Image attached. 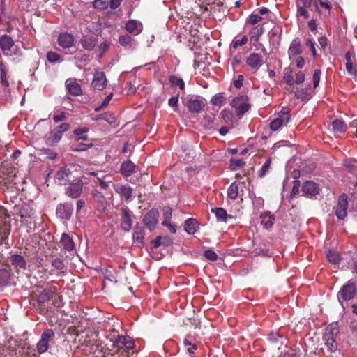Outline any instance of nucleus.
<instances>
[{
  "label": "nucleus",
  "mask_w": 357,
  "mask_h": 357,
  "mask_svg": "<svg viewBox=\"0 0 357 357\" xmlns=\"http://www.w3.org/2000/svg\"><path fill=\"white\" fill-rule=\"evenodd\" d=\"M56 288L50 286L48 284H36L32 287L31 293V303L33 305H37L40 309L45 307V303H48L56 294Z\"/></svg>",
  "instance_id": "f257e3e1"
},
{
  "label": "nucleus",
  "mask_w": 357,
  "mask_h": 357,
  "mask_svg": "<svg viewBox=\"0 0 357 357\" xmlns=\"http://www.w3.org/2000/svg\"><path fill=\"white\" fill-rule=\"evenodd\" d=\"M296 17H301L305 20L310 17V11L315 10L321 14L316 0H296Z\"/></svg>",
  "instance_id": "f03ea898"
},
{
  "label": "nucleus",
  "mask_w": 357,
  "mask_h": 357,
  "mask_svg": "<svg viewBox=\"0 0 357 357\" xmlns=\"http://www.w3.org/2000/svg\"><path fill=\"white\" fill-rule=\"evenodd\" d=\"M0 49L5 56L10 57L21 54L20 49L13 39L7 34L0 36Z\"/></svg>",
  "instance_id": "7ed1b4c3"
},
{
  "label": "nucleus",
  "mask_w": 357,
  "mask_h": 357,
  "mask_svg": "<svg viewBox=\"0 0 357 357\" xmlns=\"http://www.w3.org/2000/svg\"><path fill=\"white\" fill-rule=\"evenodd\" d=\"M200 344L198 335L188 333L184 337L180 350L185 353L186 357H194Z\"/></svg>",
  "instance_id": "20e7f679"
},
{
  "label": "nucleus",
  "mask_w": 357,
  "mask_h": 357,
  "mask_svg": "<svg viewBox=\"0 0 357 357\" xmlns=\"http://www.w3.org/2000/svg\"><path fill=\"white\" fill-rule=\"evenodd\" d=\"M74 167V165H70L60 168L55 175L56 183L60 185H66L75 180L76 178L73 175V171Z\"/></svg>",
  "instance_id": "39448f33"
},
{
  "label": "nucleus",
  "mask_w": 357,
  "mask_h": 357,
  "mask_svg": "<svg viewBox=\"0 0 357 357\" xmlns=\"http://www.w3.org/2000/svg\"><path fill=\"white\" fill-rule=\"evenodd\" d=\"M10 83L8 79V69L0 61V98L7 99L10 96Z\"/></svg>",
  "instance_id": "423d86ee"
},
{
  "label": "nucleus",
  "mask_w": 357,
  "mask_h": 357,
  "mask_svg": "<svg viewBox=\"0 0 357 357\" xmlns=\"http://www.w3.org/2000/svg\"><path fill=\"white\" fill-rule=\"evenodd\" d=\"M249 102L250 100L247 96H240L233 98L230 105L236 109L237 116H241L250 109L251 105Z\"/></svg>",
  "instance_id": "0eeeda50"
},
{
  "label": "nucleus",
  "mask_w": 357,
  "mask_h": 357,
  "mask_svg": "<svg viewBox=\"0 0 357 357\" xmlns=\"http://www.w3.org/2000/svg\"><path fill=\"white\" fill-rule=\"evenodd\" d=\"M16 177L15 169L13 167H2L0 169V185L11 188L15 184Z\"/></svg>",
  "instance_id": "6e6552de"
},
{
  "label": "nucleus",
  "mask_w": 357,
  "mask_h": 357,
  "mask_svg": "<svg viewBox=\"0 0 357 357\" xmlns=\"http://www.w3.org/2000/svg\"><path fill=\"white\" fill-rule=\"evenodd\" d=\"M357 293V284L350 280L345 283L340 289L337 296L339 300L350 301L353 299Z\"/></svg>",
  "instance_id": "1a4fd4ad"
},
{
  "label": "nucleus",
  "mask_w": 357,
  "mask_h": 357,
  "mask_svg": "<svg viewBox=\"0 0 357 357\" xmlns=\"http://www.w3.org/2000/svg\"><path fill=\"white\" fill-rule=\"evenodd\" d=\"M84 183L82 179L76 178L75 180L68 183L65 188L66 195L72 198H79L83 192Z\"/></svg>",
  "instance_id": "9d476101"
},
{
  "label": "nucleus",
  "mask_w": 357,
  "mask_h": 357,
  "mask_svg": "<svg viewBox=\"0 0 357 357\" xmlns=\"http://www.w3.org/2000/svg\"><path fill=\"white\" fill-rule=\"evenodd\" d=\"M69 129L70 124L68 123H63L58 126L50 132L47 139V143L51 146L56 145L61 140L63 133Z\"/></svg>",
  "instance_id": "9b49d317"
},
{
  "label": "nucleus",
  "mask_w": 357,
  "mask_h": 357,
  "mask_svg": "<svg viewBox=\"0 0 357 357\" xmlns=\"http://www.w3.org/2000/svg\"><path fill=\"white\" fill-rule=\"evenodd\" d=\"M54 336L55 333L52 329H46L43 331L36 345L39 354H43L48 350L49 343L54 338Z\"/></svg>",
  "instance_id": "f8f14e48"
},
{
  "label": "nucleus",
  "mask_w": 357,
  "mask_h": 357,
  "mask_svg": "<svg viewBox=\"0 0 357 357\" xmlns=\"http://www.w3.org/2000/svg\"><path fill=\"white\" fill-rule=\"evenodd\" d=\"M107 82L105 73L102 71L96 70L91 82L92 87L96 90L102 91L106 88Z\"/></svg>",
  "instance_id": "ddd939ff"
},
{
  "label": "nucleus",
  "mask_w": 357,
  "mask_h": 357,
  "mask_svg": "<svg viewBox=\"0 0 357 357\" xmlns=\"http://www.w3.org/2000/svg\"><path fill=\"white\" fill-rule=\"evenodd\" d=\"M121 229L126 232H128L132 225L131 219L132 212L128 207L121 208Z\"/></svg>",
  "instance_id": "4468645a"
},
{
  "label": "nucleus",
  "mask_w": 357,
  "mask_h": 357,
  "mask_svg": "<svg viewBox=\"0 0 357 357\" xmlns=\"http://www.w3.org/2000/svg\"><path fill=\"white\" fill-rule=\"evenodd\" d=\"M348 202L347 196L342 194L340 196L337 204L335 206V215L340 220H344L347 215Z\"/></svg>",
  "instance_id": "2eb2a0df"
},
{
  "label": "nucleus",
  "mask_w": 357,
  "mask_h": 357,
  "mask_svg": "<svg viewBox=\"0 0 357 357\" xmlns=\"http://www.w3.org/2000/svg\"><path fill=\"white\" fill-rule=\"evenodd\" d=\"M158 216V211L155 209L150 210L144 215L143 222L150 231H153L155 228Z\"/></svg>",
  "instance_id": "dca6fc26"
},
{
  "label": "nucleus",
  "mask_w": 357,
  "mask_h": 357,
  "mask_svg": "<svg viewBox=\"0 0 357 357\" xmlns=\"http://www.w3.org/2000/svg\"><path fill=\"white\" fill-rule=\"evenodd\" d=\"M10 218L6 210L4 207L0 206V229H3V236H1V240L8 237L10 233V225L7 220Z\"/></svg>",
  "instance_id": "f3484780"
},
{
  "label": "nucleus",
  "mask_w": 357,
  "mask_h": 357,
  "mask_svg": "<svg viewBox=\"0 0 357 357\" xmlns=\"http://www.w3.org/2000/svg\"><path fill=\"white\" fill-rule=\"evenodd\" d=\"M245 187V183L233 182L227 190V196L231 199H236L239 196L243 195V188Z\"/></svg>",
  "instance_id": "a211bd4d"
},
{
  "label": "nucleus",
  "mask_w": 357,
  "mask_h": 357,
  "mask_svg": "<svg viewBox=\"0 0 357 357\" xmlns=\"http://www.w3.org/2000/svg\"><path fill=\"white\" fill-rule=\"evenodd\" d=\"M246 65L257 71L263 64V57L257 53H251L245 59Z\"/></svg>",
  "instance_id": "6ab92c4d"
},
{
  "label": "nucleus",
  "mask_w": 357,
  "mask_h": 357,
  "mask_svg": "<svg viewBox=\"0 0 357 357\" xmlns=\"http://www.w3.org/2000/svg\"><path fill=\"white\" fill-rule=\"evenodd\" d=\"M130 337L126 335H117L116 337L114 335V338H110V341L112 342V347L119 350L124 347H129L131 341Z\"/></svg>",
  "instance_id": "aec40b11"
},
{
  "label": "nucleus",
  "mask_w": 357,
  "mask_h": 357,
  "mask_svg": "<svg viewBox=\"0 0 357 357\" xmlns=\"http://www.w3.org/2000/svg\"><path fill=\"white\" fill-rule=\"evenodd\" d=\"M74 41L73 35L66 32L61 33L57 38L58 44L64 49H69L73 47Z\"/></svg>",
  "instance_id": "412c9836"
},
{
  "label": "nucleus",
  "mask_w": 357,
  "mask_h": 357,
  "mask_svg": "<svg viewBox=\"0 0 357 357\" xmlns=\"http://www.w3.org/2000/svg\"><path fill=\"white\" fill-rule=\"evenodd\" d=\"M144 229L142 226L137 223L134 227V231L132 234L133 243L138 245L139 246H143L144 243Z\"/></svg>",
  "instance_id": "4be33fe9"
},
{
  "label": "nucleus",
  "mask_w": 357,
  "mask_h": 357,
  "mask_svg": "<svg viewBox=\"0 0 357 357\" xmlns=\"http://www.w3.org/2000/svg\"><path fill=\"white\" fill-rule=\"evenodd\" d=\"M57 215L64 220H69L73 213V206L70 204H60L56 208Z\"/></svg>",
  "instance_id": "5701e85b"
},
{
  "label": "nucleus",
  "mask_w": 357,
  "mask_h": 357,
  "mask_svg": "<svg viewBox=\"0 0 357 357\" xmlns=\"http://www.w3.org/2000/svg\"><path fill=\"white\" fill-rule=\"evenodd\" d=\"M186 316L182 318L183 325L197 328L200 326L201 319L198 317L197 314H188Z\"/></svg>",
  "instance_id": "b1692460"
},
{
  "label": "nucleus",
  "mask_w": 357,
  "mask_h": 357,
  "mask_svg": "<svg viewBox=\"0 0 357 357\" xmlns=\"http://www.w3.org/2000/svg\"><path fill=\"white\" fill-rule=\"evenodd\" d=\"M9 261L16 270L25 269L26 267V261L24 257L17 254L11 255Z\"/></svg>",
  "instance_id": "393cba45"
},
{
  "label": "nucleus",
  "mask_w": 357,
  "mask_h": 357,
  "mask_svg": "<svg viewBox=\"0 0 357 357\" xmlns=\"http://www.w3.org/2000/svg\"><path fill=\"white\" fill-rule=\"evenodd\" d=\"M114 190L116 192L121 195V196L123 197L126 201H128L132 197V189L130 185L127 184H117L114 186Z\"/></svg>",
  "instance_id": "a878e982"
},
{
  "label": "nucleus",
  "mask_w": 357,
  "mask_h": 357,
  "mask_svg": "<svg viewBox=\"0 0 357 357\" xmlns=\"http://www.w3.org/2000/svg\"><path fill=\"white\" fill-rule=\"evenodd\" d=\"M97 38L93 36H84L80 40L82 47L87 51H91L97 45Z\"/></svg>",
  "instance_id": "bb28decb"
},
{
  "label": "nucleus",
  "mask_w": 357,
  "mask_h": 357,
  "mask_svg": "<svg viewBox=\"0 0 357 357\" xmlns=\"http://www.w3.org/2000/svg\"><path fill=\"white\" fill-rule=\"evenodd\" d=\"M302 190L305 194L308 195H316L319 193L318 185L311 181L305 182L303 185Z\"/></svg>",
  "instance_id": "cd10ccee"
},
{
  "label": "nucleus",
  "mask_w": 357,
  "mask_h": 357,
  "mask_svg": "<svg viewBox=\"0 0 357 357\" xmlns=\"http://www.w3.org/2000/svg\"><path fill=\"white\" fill-rule=\"evenodd\" d=\"M66 85L68 93L70 94L75 96L82 94L81 86L75 80L68 79L66 82Z\"/></svg>",
  "instance_id": "c85d7f7f"
},
{
  "label": "nucleus",
  "mask_w": 357,
  "mask_h": 357,
  "mask_svg": "<svg viewBox=\"0 0 357 357\" xmlns=\"http://www.w3.org/2000/svg\"><path fill=\"white\" fill-rule=\"evenodd\" d=\"M211 212L215 214L218 221L227 222L229 220L233 218V216L229 215L223 208H212Z\"/></svg>",
  "instance_id": "c756f323"
},
{
  "label": "nucleus",
  "mask_w": 357,
  "mask_h": 357,
  "mask_svg": "<svg viewBox=\"0 0 357 357\" xmlns=\"http://www.w3.org/2000/svg\"><path fill=\"white\" fill-rule=\"evenodd\" d=\"M125 29L130 33L137 35L142 31V24L137 20H130L126 24Z\"/></svg>",
  "instance_id": "7c9ffc66"
},
{
  "label": "nucleus",
  "mask_w": 357,
  "mask_h": 357,
  "mask_svg": "<svg viewBox=\"0 0 357 357\" xmlns=\"http://www.w3.org/2000/svg\"><path fill=\"white\" fill-rule=\"evenodd\" d=\"M204 106V102L197 99L190 100L187 102V107L189 111L192 113L200 112Z\"/></svg>",
  "instance_id": "2f4dec72"
},
{
  "label": "nucleus",
  "mask_w": 357,
  "mask_h": 357,
  "mask_svg": "<svg viewBox=\"0 0 357 357\" xmlns=\"http://www.w3.org/2000/svg\"><path fill=\"white\" fill-rule=\"evenodd\" d=\"M302 53L301 43L298 39H294L288 50L289 57L298 56Z\"/></svg>",
  "instance_id": "473e14b6"
},
{
  "label": "nucleus",
  "mask_w": 357,
  "mask_h": 357,
  "mask_svg": "<svg viewBox=\"0 0 357 357\" xmlns=\"http://www.w3.org/2000/svg\"><path fill=\"white\" fill-rule=\"evenodd\" d=\"M135 165L130 160L126 161L121 164V173L126 177L132 174L135 169Z\"/></svg>",
  "instance_id": "72a5a7b5"
},
{
  "label": "nucleus",
  "mask_w": 357,
  "mask_h": 357,
  "mask_svg": "<svg viewBox=\"0 0 357 357\" xmlns=\"http://www.w3.org/2000/svg\"><path fill=\"white\" fill-rule=\"evenodd\" d=\"M264 29L262 25H257L253 27L249 34L250 37V42L257 43L260 37L264 33Z\"/></svg>",
  "instance_id": "f704fd0d"
},
{
  "label": "nucleus",
  "mask_w": 357,
  "mask_h": 357,
  "mask_svg": "<svg viewBox=\"0 0 357 357\" xmlns=\"http://www.w3.org/2000/svg\"><path fill=\"white\" fill-rule=\"evenodd\" d=\"M60 243L66 250L71 251L75 248V244L72 238L67 234L63 233L62 234Z\"/></svg>",
  "instance_id": "c9c22d12"
},
{
  "label": "nucleus",
  "mask_w": 357,
  "mask_h": 357,
  "mask_svg": "<svg viewBox=\"0 0 357 357\" xmlns=\"http://www.w3.org/2000/svg\"><path fill=\"white\" fill-rule=\"evenodd\" d=\"M198 222L195 218H188L185 221L184 228L185 231L188 234H194L197 231V227Z\"/></svg>",
  "instance_id": "e433bc0d"
},
{
  "label": "nucleus",
  "mask_w": 357,
  "mask_h": 357,
  "mask_svg": "<svg viewBox=\"0 0 357 357\" xmlns=\"http://www.w3.org/2000/svg\"><path fill=\"white\" fill-rule=\"evenodd\" d=\"M340 333V327L337 322H333L330 324L327 328L324 337H337V334Z\"/></svg>",
  "instance_id": "4c0bfd02"
},
{
  "label": "nucleus",
  "mask_w": 357,
  "mask_h": 357,
  "mask_svg": "<svg viewBox=\"0 0 357 357\" xmlns=\"http://www.w3.org/2000/svg\"><path fill=\"white\" fill-rule=\"evenodd\" d=\"M169 82L172 87L178 86L181 91L185 90V82L182 78L176 75H170L169 77Z\"/></svg>",
  "instance_id": "58836bf2"
},
{
  "label": "nucleus",
  "mask_w": 357,
  "mask_h": 357,
  "mask_svg": "<svg viewBox=\"0 0 357 357\" xmlns=\"http://www.w3.org/2000/svg\"><path fill=\"white\" fill-rule=\"evenodd\" d=\"M10 279V271L2 268L0 269V287H6L8 284Z\"/></svg>",
  "instance_id": "ea45409f"
},
{
  "label": "nucleus",
  "mask_w": 357,
  "mask_h": 357,
  "mask_svg": "<svg viewBox=\"0 0 357 357\" xmlns=\"http://www.w3.org/2000/svg\"><path fill=\"white\" fill-rule=\"evenodd\" d=\"M327 260L333 264H338L340 262V257L337 252L330 250L326 255Z\"/></svg>",
  "instance_id": "a19ab883"
},
{
  "label": "nucleus",
  "mask_w": 357,
  "mask_h": 357,
  "mask_svg": "<svg viewBox=\"0 0 357 357\" xmlns=\"http://www.w3.org/2000/svg\"><path fill=\"white\" fill-rule=\"evenodd\" d=\"M333 130L337 132H344L347 130V125L343 121L340 119H335L332 122Z\"/></svg>",
  "instance_id": "79ce46f5"
},
{
  "label": "nucleus",
  "mask_w": 357,
  "mask_h": 357,
  "mask_svg": "<svg viewBox=\"0 0 357 357\" xmlns=\"http://www.w3.org/2000/svg\"><path fill=\"white\" fill-rule=\"evenodd\" d=\"M288 123L286 120L278 116L271 122L270 128L273 131H277L282 126H286Z\"/></svg>",
  "instance_id": "37998d69"
},
{
  "label": "nucleus",
  "mask_w": 357,
  "mask_h": 357,
  "mask_svg": "<svg viewBox=\"0 0 357 357\" xmlns=\"http://www.w3.org/2000/svg\"><path fill=\"white\" fill-rule=\"evenodd\" d=\"M323 339L325 341L326 346L331 352L335 351L337 349L336 338L324 336Z\"/></svg>",
  "instance_id": "c03bdc74"
},
{
  "label": "nucleus",
  "mask_w": 357,
  "mask_h": 357,
  "mask_svg": "<svg viewBox=\"0 0 357 357\" xmlns=\"http://www.w3.org/2000/svg\"><path fill=\"white\" fill-rule=\"evenodd\" d=\"M88 129L84 128H79L75 129L73 131V135L75 136V140H86L87 139V135L86 133L87 132Z\"/></svg>",
  "instance_id": "a18cd8bd"
},
{
  "label": "nucleus",
  "mask_w": 357,
  "mask_h": 357,
  "mask_svg": "<svg viewBox=\"0 0 357 357\" xmlns=\"http://www.w3.org/2000/svg\"><path fill=\"white\" fill-rule=\"evenodd\" d=\"M294 96L296 98L303 101H307L310 98L307 89H296L294 91Z\"/></svg>",
  "instance_id": "49530a36"
},
{
  "label": "nucleus",
  "mask_w": 357,
  "mask_h": 357,
  "mask_svg": "<svg viewBox=\"0 0 357 357\" xmlns=\"http://www.w3.org/2000/svg\"><path fill=\"white\" fill-rule=\"evenodd\" d=\"M271 162H272V160H271V158H268L266 160V162L262 165L261 168L260 169V170L259 172V177H261V178L264 177L267 174V172H269V170L271 169Z\"/></svg>",
  "instance_id": "de8ad7c7"
},
{
  "label": "nucleus",
  "mask_w": 357,
  "mask_h": 357,
  "mask_svg": "<svg viewBox=\"0 0 357 357\" xmlns=\"http://www.w3.org/2000/svg\"><path fill=\"white\" fill-rule=\"evenodd\" d=\"M248 41V38L246 36H243L241 39H234L233 40L231 48L234 50L238 49L239 47L245 45Z\"/></svg>",
  "instance_id": "09e8293b"
},
{
  "label": "nucleus",
  "mask_w": 357,
  "mask_h": 357,
  "mask_svg": "<svg viewBox=\"0 0 357 357\" xmlns=\"http://www.w3.org/2000/svg\"><path fill=\"white\" fill-rule=\"evenodd\" d=\"M132 38L128 35H123L119 38V43L125 47H130L132 45Z\"/></svg>",
  "instance_id": "8fccbe9b"
},
{
  "label": "nucleus",
  "mask_w": 357,
  "mask_h": 357,
  "mask_svg": "<svg viewBox=\"0 0 357 357\" xmlns=\"http://www.w3.org/2000/svg\"><path fill=\"white\" fill-rule=\"evenodd\" d=\"M211 102L213 105L221 106L225 102V98L219 93L212 98Z\"/></svg>",
  "instance_id": "3c124183"
},
{
  "label": "nucleus",
  "mask_w": 357,
  "mask_h": 357,
  "mask_svg": "<svg viewBox=\"0 0 357 357\" xmlns=\"http://www.w3.org/2000/svg\"><path fill=\"white\" fill-rule=\"evenodd\" d=\"M47 59L50 63H56L61 60V56L54 52L50 51L47 54Z\"/></svg>",
  "instance_id": "603ef678"
},
{
  "label": "nucleus",
  "mask_w": 357,
  "mask_h": 357,
  "mask_svg": "<svg viewBox=\"0 0 357 357\" xmlns=\"http://www.w3.org/2000/svg\"><path fill=\"white\" fill-rule=\"evenodd\" d=\"M113 93H111L109 95H107L104 100L102 101V104L99 106L95 108L96 112H100L101 109L107 107L112 98Z\"/></svg>",
  "instance_id": "864d4df0"
},
{
  "label": "nucleus",
  "mask_w": 357,
  "mask_h": 357,
  "mask_svg": "<svg viewBox=\"0 0 357 357\" xmlns=\"http://www.w3.org/2000/svg\"><path fill=\"white\" fill-rule=\"evenodd\" d=\"M40 151L42 154L45 155L46 158L50 160H54L57 155L56 153L47 148H43Z\"/></svg>",
  "instance_id": "5fc2aeb1"
},
{
  "label": "nucleus",
  "mask_w": 357,
  "mask_h": 357,
  "mask_svg": "<svg viewBox=\"0 0 357 357\" xmlns=\"http://www.w3.org/2000/svg\"><path fill=\"white\" fill-rule=\"evenodd\" d=\"M261 20H262V17L260 16L259 14L252 13L249 16V18L248 19L247 22L252 25H255Z\"/></svg>",
  "instance_id": "6e6d98bb"
},
{
  "label": "nucleus",
  "mask_w": 357,
  "mask_h": 357,
  "mask_svg": "<svg viewBox=\"0 0 357 357\" xmlns=\"http://www.w3.org/2000/svg\"><path fill=\"white\" fill-rule=\"evenodd\" d=\"M345 169L350 173L357 174V165L348 161H345L343 164Z\"/></svg>",
  "instance_id": "4d7b16f0"
},
{
  "label": "nucleus",
  "mask_w": 357,
  "mask_h": 357,
  "mask_svg": "<svg viewBox=\"0 0 357 357\" xmlns=\"http://www.w3.org/2000/svg\"><path fill=\"white\" fill-rule=\"evenodd\" d=\"M290 109L287 107H283L281 111L278 114V116L286 120V121H289L290 115H289Z\"/></svg>",
  "instance_id": "13d9d810"
},
{
  "label": "nucleus",
  "mask_w": 357,
  "mask_h": 357,
  "mask_svg": "<svg viewBox=\"0 0 357 357\" xmlns=\"http://www.w3.org/2000/svg\"><path fill=\"white\" fill-rule=\"evenodd\" d=\"M204 257L210 261H215L218 259V255L212 250H206L204 253Z\"/></svg>",
  "instance_id": "bf43d9fd"
},
{
  "label": "nucleus",
  "mask_w": 357,
  "mask_h": 357,
  "mask_svg": "<svg viewBox=\"0 0 357 357\" xmlns=\"http://www.w3.org/2000/svg\"><path fill=\"white\" fill-rule=\"evenodd\" d=\"M93 6L100 10H105L108 7V3L105 0H95Z\"/></svg>",
  "instance_id": "052dcab7"
},
{
  "label": "nucleus",
  "mask_w": 357,
  "mask_h": 357,
  "mask_svg": "<svg viewBox=\"0 0 357 357\" xmlns=\"http://www.w3.org/2000/svg\"><path fill=\"white\" fill-rule=\"evenodd\" d=\"M245 162L241 159H231L230 165L232 169L243 167Z\"/></svg>",
  "instance_id": "680f3d73"
},
{
  "label": "nucleus",
  "mask_w": 357,
  "mask_h": 357,
  "mask_svg": "<svg viewBox=\"0 0 357 357\" xmlns=\"http://www.w3.org/2000/svg\"><path fill=\"white\" fill-rule=\"evenodd\" d=\"M91 144L86 145L85 144L81 143L77 145H72L71 150L73 151H77V152L84 151H86L89 147H91Z\"/></svg>",
  "instance_id": "e2e57ef3"
},
{
  "label": "nucleus",
  "mask_w": 357,
  "mask_h": 357,
  "mask_svg": "<svg viewBox=\"0 0 357 357\" xmlns=\"http://www.w3.org/2000/svg\"><path fill=\"white\" fill-rule=\"evenodd\" d=\"M99 119H104L109 123H112L114 121L115 117L112 113L107 112L101 114L99 116Z\"/></svg>",
  "instance_id": "0e129e2a"
},
{
  "label": "nucleus",
  "mask_w": 357,
  "mask_h": 357,
  "mask_svg": "<svg viewBox=\"0 0 357 357\" xmlns=\"http://www.w3.org/2000/svg\"><path fill=\"white\" fill-rule=\"evenodd\" d=\"M109 45H110V43L107 42V41L103 42L100 45L99 50H100V53L98 56L99 59H100L103 56V54L108 50Z\"/></svg>",
  "instance_id": "69168bd1"
},
{
  "label": "nucleus",
  "mask_w": 357,
  "mask_h": 357,
  "mask_svg": "<svg viewBox=\"0 0 357 357\" xmlns=\"http://www.w3.org/2000/svg\"><path fill=\"white\" fill-rule=\"evenodd\" d=\"M321 71L319 69H316L313 74V85L314 88H317L320 81Z\"/></svg>",
  "instance_id": "338daca9"
},
{
  "label": "nucleus",
  "mask_w": 357,
  "mask_h": 357,
  "mask_svg": "<svg viewBox=\"0 0 357 357\" xmlns=\"http://www.w3.org/2000/svg\"><path fill=\"white\" fill-rule=\"evenodd\" d=\"M52 266L57 270H62L65 267L63 260L59 258L54 259Z\"/></svg>",
  "instance_id": "774afa93"
}]
</instances>
